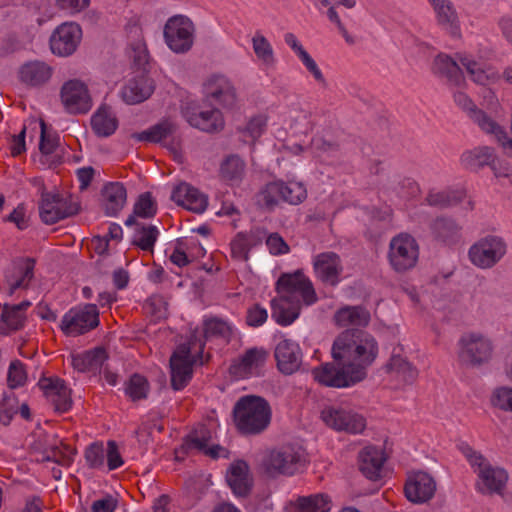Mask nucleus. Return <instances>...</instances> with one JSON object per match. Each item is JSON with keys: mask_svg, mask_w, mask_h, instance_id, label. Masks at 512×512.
I'll return each instance as SVG.
<instances>
[{"mask_svg": "<svg viewBox=\"0 0 512 512\" xmlns=\"http://www.w3.org/2000/svg\"><path fill=\"white\" fill-rule=\"evenodd\" d=\"M331 354L335 363L313 368L314 379L327 387H351L367 377L378 355V343L366 331L348 329L335 338Z\"/></svg>", "mask_w": 512, "mask_h": 512, "instance_id": "obj_1", "label": "nucleus"}, {"mask_svg": "<svg viewBox=\"0 0 512 512\" xmlns=\"http://www.w3.org/2000/svg\"><path fill=\"white\" fill-rule=\"evenodd\" d=\"M232 326L226 320L206 315L202 320V332L194 331L187 343L181 344L170 358L171 384L175 390L183 389L192 378L193 365L201 361L205 341L212 337L228 339Z\"/></svg>", "mask_w": 512, "mask_h": 512, "instance_id": "obj_2", "label": "nucleus"}, {"mask_svg": "<svg viewBox=\"0 0 512 512\" xmlns=\"http://www.w3.org/2000/svg\"><path fill=\"white\" fill-rule=\"evenodd\" d=\"M276 291L278 297L271 300V316L281 326L292 324L303 305L318 301L313 282L301 269L283 273L276 282Z\"/></svg>", "mask_w": 512, "mask_h": 512, "instance_id": "obj_3", "label": "nucleus"}, {"mask_svg": "<svg viewBox=\"0 0 512 512\" xmlns=\"http://www.w3.org/2000/svg\"><path fill=\"white\" fill-rule=\"evenodd\" d=\"M459 450L477 476L476 490L484 495H501L509 479L508 472L503 467L493 464L467 443H461Z\"/></svg>", "mask_w": 512, "mask_h": 512, "instance_id": "obj_4", "label": "nucleus"}, {"mask_svg": "<svg viewBox=\"0 0 512 512\" xmlns=\"http://www.w3.org/2000/svg\"><path fill=\"white\" fill-rule=\"evenodd\" d=\"M305 452L297 445H283L266 450L259 460V470L264 475L276 478L295 474L305 463Z\"/></svg>", "mask_w": 512, "mask_h": 512, "instance_id": "obj_5", "label": "nucleus"}, {"mask_svg": "<svg viewBox=\"0 0 512 512\" xmlns=\"http://www.w3.org/2000/svg\"><path fill=\"white\" fill-rule=\"evenodd\" d=\"M234 421L244 434H258L265 430L271 420L268 403L261 397L244 396L235 404Z\"/></svg>", "mask_w": 512, "mask_h": 512, "instance_id": "obj_6", "label": "nucleus"}, {"mask_svg": "<svg viewBox=\"0 0 512 512\" xmlns=\"http://www.w3.org/2000/svg\"><path fill=\"white\" fill-rule=\"evenodd\" d=\"M306 198V185L296 179H276L270 181L257 194L258 204L268 209H274L280 203L299 205Z\"/></svg>", "mask_w": 512, "mask_h": 512, "instance_id": "obj_7", "label": "nucleus"}, {"mask_svg": "<svg viewBox=\"0 0 512 512\" xmlns=\"http://www.w3.org/2000/svg\"><path fill=\"white\" fill-rule=\"evenodd\" d=\"M454 101L458 107L467 112L469 118L484 133L491 135L503 149H512V138L503 126L484 111L478 109L473 101L462 91L454 93Z\"/></svg>", "mask_w": 512, "mask_h": 512, "instance_id": "obj_8", "label": "nucleus"}, {"mask_svg": "<svg viewBox=\"0 0 512 512\" xmlns=\"http://www.w3.org/2000/svg\"><path fill=\"white\" fill-rule=\"evenodd\" d=\"M419 259V244L408 233H399L389 242L387 260L391 269L397 273H404L413 269Z\"/></svg>", "mask_w": 512, "mask_h": 512, "instance_id": "obj_9", "label": "nucleus"}, {"mask_svg": "<svg viewBox=\"0 0 512 512\" xmlns=\"http://www.w3.org/2000/svg\"><path fill=\"white\" fill-rule=\"evenodd\" d=\"M163 36L168 48L177 54L188 52L195 38V26L185 15H174L166 21Z\"/></svg>", "mask_w": 512, "mask_h": 512, "instance_id": "obj_10", "label": "nucleus"}, {"mask_svg": "<svg viewBox=\"0 0 512 512\" xmlns=\"http://www.w3.org/2000/svg\"><path fill=\"white\" fill-rule=\"evenodd\" d=\"M507 253V243L496 235H487L477 240L468 251L473 265L480 269H490L499 263Z\"/></svg>", "mask_w": 512, "mask_h": 512, "instance_id": "obj_11", "label": "nucleus"}, {"mask_svg": "<svg viewBox=\"0 0 512 512\" xmlns=\"http://www.w3.org/2000/svg\"><path fill=\"white\" fill-rule=\"evenodd\" d=\"M493 354L492 341L480 333H468L459 340V359L470 366L487 363Z\"/></svg>", "mask_w": 512, "mask_h": 512, "instance_id": "obj_12", "label": "nucleus"}, {"mask_svg": "<svg viewBox=\"0 0 512 512\" xmlns=\"http://www.w3.org/2000/svg\"><path fill=\"white\" fill-rule=\"evenodd\" d=\"M99 324V311L95 304L71 308L61 320V329L66 335L77 336L94 329Z\"/></svg>", "mask_w": 512, "mask_h": 512, "instance_id": "obj_13", "label": "nucleus"}, {"mask_svg": "<svg viewBox=\"0 0 512 512\" xmlns=\"http://www.w3.org/2000/svg\"><path fill=\"white\" fill-rule=\"evenodd\" d=\"M323 422L335 431L350 434L362 433L366 427L364 417L341 406H327L321 412Z\"/></svg>", "mask_w": 512, "mask_h": 512, "instance_id": "obj_14", "label": "nucleus"}, {"mask_svg": "<svg viewBox=\"0 0 512 512\" xmlns=\"http://www.w3.org/2000/svg\"><path fill=\"white\" fill-rule=\"evenodd\" d=\"M311 263L315 278L323 285L335 287L343 280L344 264L337 253H318L312 257Z\"/></svg>", "mask_w": 512, "mask_h": 512, "instance_id": "obj_15", "label": "nucleus"}, {"mask_svg": "<svg viewBox=\"0 0 512 512\" xmlns=\"http://www.w3.org/2000/svg\"><path fill=\"white\" fill-rule=\"evenodd\" d=\"M60 100L64 109L70 114L87 113L93 105L89 89L85 82L70 79L60 89Z\"/></svg>", "mask_w": 512, "mask_h": 512, "instance_id": "obj_16", "label": "nucleus"}, {"mask_svg": "<svg viewBox=\"0 0 512 512\" xmlns=\"http://www.w3.org/2000/svg\"><path fill=\"white\" fill-rule=\"evenodd\" d=\"M78 209L77 203L60 194L43 193L39 204L40 218L48 225L76 214Z\"/></svg>", "mask_w": 512, "mask_h": 512, "instance_id": "obj_17", "label": "nucleus"}, {"mask_svg": "<svg viewBox=\"0 0 512 512\" xmlns=\"http://www.w3.org/2000/svg\"><path fill=\"white\" fill-rule=\"evenodd\" d=\"M82 39L81 26L76 22H64L50 36L51 52L59 57L72 55Z\"/></svg>", "mask_w": 512, "mask_h": 512, "instance_id": "obj_18", "label": "nucleus"}, {"mask_svg": "<svg viewBox=\"0 0 512 512\" xmlns=\"http://www.w3.org/2000/svg\"><path fill=\"white\" fill-rule=\"evenodd\" d=\"M35 262L24 258L14 261L5 271L0 290L12 296L16 290L26 288L33 277Z\"/></svg>", "mask_w": 512, "mask_h": 512, "instance_id": "obj_19", "label": "nucleus"}, {"mask_svg": "<svg viewBox=\"0 0 512 512\" xmlns=\"http://www.w3.org/2000/svg\"><path fill=\"white\" fill-rule=\"evenodd\" d=\"M268 355L264 348H251L231 365L230 372L238 378L259 376L267 362Z\"/></svg>", "mask_w": 512, "mask_h": 512, "instance_id": "obj_20", "label": "nucleus"}, {"mask_svg": "<svg viewBox=\"0 0 512 512\" xmlns=\"http://www.w3.org/2000/svg\"><path fill=\"white\" fill-rule=\"evenodd\" d=\"M404 490L410 502L422 504L434 496L436 482L430 474L419 471L408 477Z\"/></svg>", "mask_w": 512, "mask_h": 512, "instance_id": "obj_21", "label": "nucleus"}, {"mask_svg": "<svg viewBox=\"0 0 512 512\" xmlns=\"http://www.w3.org/2000/svg\"><path fill=\"white\" fill-rule=\"evenodd\" d=\"M54 68L47 62L31 60L23 63L18 69L19 81L32 88L46 85L52 78Z\"/></svg>", "mask_w": 512, "mask_h": 512, "instance_id": "obj_22", "label": "nucleus"}, {"mask_svg": "<svg viewBox=\"0 0 512 512\" xmlns=\"http://www.w3.org/2000/svg\"><path fill=\"white\" fill-rule=\"evenodd\" d=\"M38 386L57 411L67 412L72 407L71 390L64 380L57 377H44L39 380Z\"/></svg>", "mask_w": 512, "mask_h": 512, "instance_id": "obj_23", "label": "nucleus"}, {"mask_svg": "<svg viewBox=\"0 0 512 512\" xmlns=\"http://www.w3.org/2000/svg\"><path fill=\"white\" fill-rule=\"evenodd\" d=\"M183 115L192 127L204 132H218L224 127V119L218 109L200 110L196 107H186Z\"/></svg>", "mask_w": 512, "mask_h": 512, "instance_id": "obj_24", "label": "nucleus"}, {"mask_svg": "<svg viewBox=\"0 0 512 512\" xmlns=\"http://www.w3.org/2000/svg\"><path fill=\"white\" fill-rule=\"evenodd\" d=\"M171 199L177 205L195 213H203L208 206V197L185 182L174 187Z\"/></svg>", "mask_w": 512, "mask_h": 512, "instance_id": "obj_25", "label": "nucleus"}, {"mask_svg": "<svg viewBox=\"0 0 512 512\" xmlns=\"http://www.w3.org/2000/svg\"><path fill=\"white\" fill-rule=\"evenodd\" d=\"M461 164L470 170H477L485 165L491 166L496 177H506L509 175V168L505 167L499 170L495 166L494 149L488 146L477 147L469 151H465L460 158Z\"/></svg>", "mask_w": 512, "mask_h": 512, "instance_id": "obj_26", "label": "nucleus"}, {"mask_svg": "<svg viewBox=\"0 0 512 512\" xmlns=\"http://www.w3.org/2000/svg\"><path fill=\"white\" fill-rule=\"evenodd\" d=\"M275 358L278 369L287 375L298 370L301 364V350L299 345L289 339L280 340L275 348Z\"/></svg>", "mask_w": 512, "mask_h": 512, "instance_id": "obj_27", "label": "nucleus"}, {"mask_svg": "<svg viewBox=\"0 0 512 512\" xmlns=\"http://www.w3.org/2000/svg\"><path fill=\"white\" fill-rule=\"evenodd\" d=\"M226 481L236 496H246L253 483L248 464L243 460L232 462L226 472Z\"/></svg>", "mask_w": 512, "mask_h": 512, "instance_id": "obj_28", "label": "nucleus"}, {"mask_svg": "<svg viewBox=\"0 0 512 512\" xmlns=\"http://www.w3.org/2000/svg\"><path fill=\"white\" fill-rule=\"evenodd\" d=\"M385 461L386 456L381 448L368 446L359 453V468L370 480H378L382 477Z\"/></svg>", "mask_w": 512, "mask_h": 512, "instance_id": "obj_29", "label": "nucleus"}, {"mask_svg": "<svg viewBox=\"0 0 512 512\" xmlns=\"http://www.w3.org/2000/svg\"><path fill=\"white\" fill-rule=\"evenodd\" d=\"M108 359L106 350L102 347L71 355V365L79 372L92 374L101 373Z\"/></svg>", "mask_w": 512, "mask_h": 512, "instance_id": "obj_30", "label": "nucleus"}, {"mask_svg": "<svg viewBox=\"0 0 512 512\" xmlns=\"http://www.w3.org/2000/svg\"><path fill=\"white\" fill-rule=\"evenodd\" d=\"M204 89L207 97L212 98L225 107L232 106L235 102V89L225 76H211L205 83Z\"/></svg>", "mask_w": 512, "mask_h": 512, "instance_id": "obj_31", "label": "nucleus"}, {"mask_svg": "<svg viewBox=\"0 0 512 512\" xmlns=\"http://www.w3.org/2000/svg\"><path fill=\"white\" fill-rule=\"evenodd\" d=\"M154 91V83L147 75H140L129 80L121 89V98L127 104L133 105L143 102Z\"/></svg>", "mask_w": 512, "mask_h": 512, "instance_id": "obj_32", "label": "nucleus"}, {"mask_svg": "<svg viewBox=\"0 0 512 512\" xmlns=\"http://www.w3.org/2000/svg\"><path fill=\"white\" fill-rule=\"evenodd\" d=\"M436 14L438 24L453 37L461 34L458 14L449 0H428Z\"/></svg>", "mask_w": 512, "mask_h": 512, "instance_id": "obj_33", "label": "nucleus"}, {"mask_svg": "<svg viewBox=\"0 0 512 512\" xmlns=\"http://www.w3.org/2000/svg\"><path fill=\"white\" fill-rule=\"evenodd\" d=\"M32 455L37 462L51 461L62 466H69L73 462L75 451L70 446L58 445L57 441H54L43 450H40L38 445H35Z\"/></svg>", "mask_w": 512, "mask_h": 512, "instance_id": "obj_34", "label": "nucleus"}, {"mask_svg": "<svg viewBox=\"0 0 512 512\" xmlns=\"http://www.w3.org/2000/svg\"><path fill=\"white\" fill-rule=\"evenodd\" d=\"M101 195L102 206L108 216H117L126 204L127 191L122 183L110 182L106 184Z\"/></svg>", "mask_w": 512, "mask_h": 512, "instance_id": "obj_35", "label": "nucleus"}, {"mask_svg": "<svg viewBox=\"0 0 512 512\" xmlns=\"http://www.w3.org/2000/svg\"><path fill=\"white\" fill-rule=\"evenodd\" d=\"M330 509L331 500L327 495L314 494L299 497L294 502L289 503L285 512H329Z\"/></svg>", "mask_w": 512, "mask_h": 512, "instance_id": "obj_36", "label": "nucleus"}, {"mask_svg": "<svg viewBox=\"0 0 512 512\" xmlns=\"http://www.w3.org/2000/svg\"><path fill=\"white\" fill-rule=\"evenodd\" d=\"M30 305L28 301L17 305L5 304L1 314L3 325L0 326V332L2 334H8L22 328L25 321V310Z\"/></svg>", "mask_w": 512, "mask_h": 512, "instance_id": "obj_37", "label": "nucleus"}, {"mask_svg": "<svg viewBox=\"0 0 512 512\" xmlns=\"http://www.w3.org/2000/svg\"><path fill=\"white\" fill-rule=\"evenodd\" d=\"M334 321L339 327L366 326L370 313L361 306H344L336 311Z\"/></svg>", "mask_w": 512, "mask_h": 512, "instance_id": "obj_38", "label": "nucleus"}, {"mask_svg": "<svg viewBox=\"0 0 512 512\" xmlns=\"http://www.w3.org/2000/svg\"><path fill=\"white\" fill-rule=\"evenodd\" d=\"M458 60L466 68L473 81L482 85L496 81L499 76L492 67H484L481 63L475 61L471 56L459 54Z\"/></svg>", "mask_w": 512, "mask_h": 512, "instance_id": "obj_39", "label": "nucleus"}, {"mask_svg": "<svg viewBox=\"0 0 512 512\" xmlns=\"http://www.w3.org/2000/svg\"><path fill=\"white\" fill-rule=\"evenodd\" d=\"M91 126L96 135L108 137L116 131L118 121L110 107L101 106L93 114Z\"/></svg>", "mask_w": 512, "mask_h": 512, "instance_id": "obj_40", "label": "nucleus"}, {"mask_svg": "<svg viewBox=\"0 0 512 512\" xmlns=\"http://www.w3.org/2000/svg\"><path fill=\"white\" fill-rule=\"evenodd\" d=\"M40 126V142L39 150L41 153L40 162L44 165L54 164L57 161V149L59 146V136L55 133L47 131L44 121L39 122Z\"/></svg>", "mask_w": 512, "mask_h": 512, "instance_id": "obj_41", "label": "nucleus"}, {"mask_svg": "<svg viewBox=\"0 0 512 512\" xmlns=\"http://www.w3.org/2000/svg\"><path fill=\"white\" fill-rule=\"evenodd\" d=\"M176 126L170 120L161 121L150 128L131 134V138L138 142L159 143L171 136Z\"/></svg>", "mask_w": 512, "mask_h": 512, "instance_id": "obj_42", "label": "nucleus"}, {"mask_svg": "<svg viewBox=\"0 0 512 512\" xmlns=\"http://www.w3.org/2000/svg\"><path fill=\"white\" fill-rule=\"evenodd\" d=\"M465 195V191L461 188L431 189L426 196V203L439 208L450 207L462 201Z\"/></svg>", "mask_w": 512, "mask_h": 512, "instance_id": "obj_43", "label": "nucleus"}, {"mask_svg": "<svg viewBox=\"0 0 512 512\" xmlns=\"http://www.w3.org/2000/svg\"><path fill=\"white\" fill-rule=\"evenodd\" d=\"M432 71L434 74L442 76L457 85L462 80V73L457 62L446 54H439L435 57Z\"/></svg>", "mask_w": 512, "mask_h": 512, "instance_id": "obj_44", "label": "nucleus"}, {"mask_svg": "<svg viewBox=\"0 0 512 512\" xmlns=\"http://www.w3.org/2000/svg\"><path fill=\"white\" fill-rule=\"evenodd\" d=\"M252 48L257 60L265 68H272L276 63L273 46L269 40L259 31L255 32L251 39Z\"/></svg>", "mask_w": 512, "mask_h": 512, "instance_id": "obj_45", "label": "nucleus"}, {"mask_svg": "<svg viewBox=\"0 0 512 512\" xmlns=\"http://www.w3.org/2000/svg\"><path fill=\"white\" fill-rule=\"evenodd\" d=\"M156 212L157 203L153 199L151 193H142L134 204L133 214L126 219L125 224L127 226L136 224V218H152L156 215Z\"/></svg>", "mask_w": 512, "mask_h": 512, "instance_id": "obj_46", "label": "nucleus"}, {"mask_svg": "<svg viewBox=\"0 0 512 512\" xmlns=\"http://www.w3.org/2000/svg\"><path fill=\"white\" fill-rule=\"evenodd\" d=\"M386 369L404 383H412L417 377V370L400 355H392Z\"/></svg>", "mask_w": 512, "mask_h": 512, "instance_id": "obj_47", "label": "nucleus"}, {"mask_svg": "<svg viewBox=\"0 0 512 512\" xmlns=\"http://www.w3.org/2000/svg\"><path fill=\"white\" fill-rule=\"evenodd\" d=\"M245 174V163L244 161L236 156H228L221 164L220 175L221 177L231 183H239Z\"/></svg>", "mask_w": 512, "mask_h": 512, "instance_id": "obj_48", "label": "nucleus"}, {"mask_svg": "<svg viewBox=\"0 0 512 512\" xmlns=\"http://www.w3.org/2000/svg\"><path fill=\"white\" fill-rule=\"evenodd\" d=\"M133 243L142 250L150 251L153 249L159 236V230L155 225H142L136 222Z\"/></svg>", "mask_w": 512, "mask_h": 512, "instance_id": "obj_49", "label": "nucleus"}, {"mask_svg": "<svg viewBox=\"0 0 512 512\" xmlns=\"http://www.w3.org/2000/svg\"><path fill=\"white\" fill-rule=\"evenodd\" d=\"M213 439V431L205 425L197 426L185 439L184 448L187 451L203 452Z\"/></svg>", "mask_w": 512, "mask_h": 512, "instance_id": "obj_50", "label": "nucleus"}, {"mask_svg": "<svg viewBox=\"0 0 512 512\" xmlns=\"http://www.w3.org/2000/svg\"><path fill=\"white\" fill-rule=\"evenodd\" d=\"M267 126V118L264 115H257L248 120L242 129L243 139L246 142H254L258 139Z\"/></svg>", "mask_w": 512, "mask_h": 512, "instance_id": "obj_51", "label": "nucleus"}, {"mask_svg": "<svg viewBox=\"0 0 512 512\" xmlns=\"http://www.w3.org/2000/svg\"><path fill=\"white\" fill-rule=\"evenodd\" d=\"M28 380L27 371L20 360H14L10 363L7 372V383L11 389L22 387Z\"/></svg>", "mask_w": 512, "mask_h": 512, "instance_id": "obj_52", "label": "nucleus"}, {"mask_svg": "<svg viewBox=\"0 0 512 512\" xmlns=\"http://www.w3.org/2000/svg\"><path fill=\"white\" fill-rule=\"evenodd\" d=\"M125 391L126 394L134 401L146 398L149 391L148 381L145 377L139 374H134L129 379Z\"/></svg>", "mask_w": 512, "mask_h": 512, "instance_id": "obj_53", "label": "nucleus"}, {"mask_svg": "<svg viewBox=\"0 0 512 512\" xmlns=\"http://www.w3.org/2000/svg\"><path fill=\"white\" fill-rule=\"evenodd\" d=\"M144 310L154 321H159L166 318L168 314V304L164 297L153 295L145 302Z\"/></svg>", "mask_w": 512, "mask_h": 512, "instance_id": "obj_54", "label": "nucleus"}, {"mask_svg": "<svg viewBox=\"0 0 512 512\" xmlns=\"http://www.w3.org/2000/svg\"><path fill=\"white\" fill-rule=\"evenodd\" d=\"M86 464L91 469H105V448L102 443H93L85 450Z\"/></svg>", "mask_w": 512, "mask_h": 512, "instance_id": "obj_55", "label": "nucleus"}, {"mask_svg": "<svg viewBox=\"0 0 512 512\" xmlns=\"http://www.w3.org/2000/svg\"><path fill=\"white\" fill-rule=\"evenodd\" d=\"M91 0H55L56 8L68 16H76L89 8Z\"/></svg>", "mask_w": 512, "mask_h": 512, "instance_id": "obj_56", "label": "nucleus"}, {"mask_svg": "<svg viewBox=\"0 0 512 512\" xmlns=\"http://www.w3.org/2000/svg\"><path fill=\"white\" fill-rule=\"evenodd\" d=\"M18 412V400L11 395H2L0 398V421L8 424L13 416Z\"/></svg>", "mask_w": 512, "mask_h": 512, "instance_id": "obj_57", "label": "nucleus"}, {"mask_svg": "<svg viewBox=\"0 0 512 512\" xmlns=\"http://www.w3.org/2000/svg\"><path fill=\"white\" fill-rule=\"evenodd\" d=\"M491 403L494 407H497L503 411L512 412V388H496L492 393Z\"/></svg>", "mask_w": 512, "mask_h": 512, "instance_id": "obj_58", "label": "nucleus"}, {"mask_svg": "<svg viewBox=\"0 0 512 512\" xmlns=\"http://www.w3.org/2000/svg\"><path fill=\"white\" fill-rule=\"evenodd\" d=\"M268 318V312L266 308L259 304H254L247 309L246 312V323L250 327L262 326Z\"/></svg>", "mask_w": 512, "mask_h": 512, "instance_id": "obj_59", "label": "nucleus"}, {"mask_svg": "<svg viewBox=\"0 0 512 512\" xmlns=\"http://www.w3.org/2000/svg\"><path fill=\"white\" fill-rule=\"evenodd\" d=\"M105 459H107V462L105 463L107 471L115 470L124 464L115 441L107 442V448L105 449Z\"/></svg>", "mask_w": 512, "mask_h": 512, "instance_id": "obj_60", "label": "nucleus"}, {"mask_svg": "<svg viewBox=\"0 0 512 512\" xmlns=\"http://www.w3.org/2000/svg\"><path fill=\"white\" fill-rule=\"evenodd\" d=\"M398 195L405 199H413L420 194V187L417 182L411 178L401 180L396 187Z\"/></svg>", "mask_w": 512, "mask_h": 512, "instance_id": "obj_61", "label": "nucleus"}, {"mask_svg": "<svg viewBox=\"0 0 512 512\" xmlns=\"http://www.w3.org/2000/svg\"><path fill=\"white\" fill-rule=\"evenodd\" d=\"M299 60L302 62V64L305 66V68L312 74L315 81L321 85L322 87L327 86V81L317 65L316 61L310 56V54L307 52L305 55L299 58Z\"/></svg>", "mask_w": 512, "mask_h": 512, "instance_id": "obj_62", "label": "nucleus"}, {"mask_svg": "<svg viewBox=\"0 0 512 512\" xmlns=\"http://www.w3.org/2000/svg\"><path fill=\"white\" fill-rule=\"evenodd\" d=\"M266 245L273 255L287 254L290 250L288 244L278 233L270 234L266 239Z\"/></svg>", "mask_w": 512, "mask_h": 512, "instance_id": "obj_63", "label": "nucleus"}, {"mask_svg": "<svg viewBox=\"0 0 512 512\" xmlns=\"http://www.w3.org/2000/svg\"><path fill=\"white\" fill-rule=\"evenodd\" d=\"M117 507V500L111 495L97 499L91 506L92 512H114Z\"/></svg>", "mask_w": 512, "mask_h": 512, "instance_id": "obj_64", "label": "nucleus"}]
</instances>
